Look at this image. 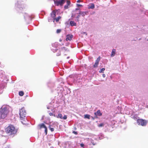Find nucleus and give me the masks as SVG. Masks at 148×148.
<instances>
[{
	"label": "nucleus",
	"mask_w": 148,
	"mask_h": 148,
	"mask_svg": "<svg viewBox=\"0 0 148 148\" xmlns=\"http://www.w3.org/2000/svg\"><path fill=\"white\" fill-rule=\"evenodd\" d=\"M60 52H58L57 53V54H56V55L57 56H60Z\"/></svg>",
	"instance_id": "obj_34"
},
{
	"label": "nucleus",
	"mask_w": 148,
	"mask_h": 148,
	"mask_svg": "<svg viewBox=\"0 0 148 148\" xmlns=\"http://www.w3.org/2000/svg\"><path fill=\"white\" fill-rule=\"evenodd\" d=\"M84 146V144L83 143H81L80 144V146L82 147H83Z\"/></svg>",
	"instance_id": "obj_35"
},
{
	"label": "nucleus",
	"mask_w": 148,
	"mask_h": 148,
	"mask_svg": "<svg viewBox=\"0 0 148 148\" xmlns=\"http://www.w3.org/2000/svg\"><path fill=\"white\" fill-rule=\"evenodd\" d=\"M106 75L105 74H103V77L104 78L105 77Z\"/></svg>",
	"instance_id": "obj_42"
},
{
	"label": "nucleus",
	"mask_w": 148,
	"mask_h": 148,
	"mask_svg": "<svg viewBox=\"0 0 148 148\" xmlns=\"http://www.w3.org/2000/svg\"><path fill=\"white\" fill-rule=\"evenodd\" d=\"M104 138V136L103 134L101 135L99 137V139L101 140L103 139Z\"/></svg>",
	"instance_id": "obj_24"
},
{
	"label": "nucleus",
	"mask_w": 148,
	"mask_h": 148,
	"mask_svg": "<svg viewBox=\"0 0 148 148\" xmlns=\"http://www.w3.org/2000/svg\"><path fill=\"white\" fill-rule=\"evenodd\" d=\"M9 107L6 105H3L0 110V119H4L9 113Z\"/></svg>",
	"instance_id": "obj_1"
},
{
	"label": "nucleus",
	"mask_w": 148,
	"mask_h": 148,
	"mask_svg": "<svg viewBox=\"0 0 148 148\" xmlns=\"http://www.w3.org/2000/svg\"><path fill=\"white\" fill-rule=\"evenodd\" d=\"M56 117L58 118H60L64 120H66L67 119L66 115H64V116L63 117L62 114H59L58 115L56 116Z\"/></svg>",
	"instance_id": "obj_7"
},
{
	"label": "nucleus",
	"mask_w": 148,
	"mask_h": 148,
	"mask_svg": "<svg viewBox=\"0 0 148 148\" xmlns=\"http://www.w3.org/2000/svg\"><path fill=\"white\" fill-rule=\"evenodd\" d=\"M76 5H77V6L78 7H81V6H82V5H80V4H76Z\"/></svg>",
	"instance_id": "obj_33"
},
{
	"label": "nucleus",
	"mask_w": 148,
	"mask_h": 148,
	"mask_svg": "<svg viewBox=\"0 0 148 148\" xmlns=\"http://www.w3.org/2000/svg\"><path fill=\"white\" fill-rule=\"evenodd\" d=\"M95 8V5L94 4L91 3L90 4V5L88 6V8L93 9Z\"/></svg>",
	"instance_id": "obj_14"
},
{
	"label": "nucleus",
	"mask_w": 148,
	"mask_h": 148,
	"mask_svg": "<svg viewBox=\"0 0 148 148\" xmlns=\"http://www.w3.org/2000/svg\"><path fill=\"white\" fill-rule=\"evenodd\" d=\"M61 49H62V50H65V51H68L67 49L66 48H65L64 47H62L61 48Z\"/></svg>",
	"instance_id": "obj_26"
},
{
	"label": "nucleus",
	"mask_w": 148,
	"mask_h": 148,
	"mask_svg": "<svg viewBox=\"0 0 148 148\" xmlns=\"http://www.w3.org/2000/svg\"><path fill=\"white\" fill-rule=\"evenodd\" d=\"M51 19H48V21L51 22Z\"/></svg>",
	"instance_id": "obj_41"
},
{
	"label": "nucleus",
	"mask_w": 148,
	"mask_h": 148,
	"mask_svg": "<svg viewBox=\"0 0 148 148\" xmlns=\"http://www.w3.org/2000/svg\"><path fill=\"white\" fill-rule=\"evenodd\" d=\"M49 114L50 116H52L53 115V113L52 112H50L49 113Z\"/></svg>",
	"instance_id": "obj_38"
},
{
	"label": "nucleus",
	"mask_w": 148,
	"mask_h": 148,
	"mask_svg": "<svg viewBox=\"0 0 148 148\" xmlns=\"http://www.w3.org/2000/svg\"><path fill=\"white\" fill-rule=\"evenodd\" d=\"M71 17L73 18L75 17V14H72V16H71Z\"/></svg>",
	"instance_id": "obj_32"
},
{
	"label": "nucleus",
	"mask_w": 148,
	"mask_h": 148,
	"mask_svg": "<svg viewBox=\"0 0 148 148\" xmlns=\"http://www.w3.org/2000/svg\"><path fill=\"white\" fill-rule=\"evenodd\" d=\"M105 69L104 68H103L100 69L99 71V73H103V71L105 70Z\"/></svg>",
	"instance_id": "obj_21"
},
{
	"label": "nucleus",
	"mask_w": 148,
	"mask_h": 148,
	"mask_svg": "<svg viewBox=\"0 0 148 148\" xmlns=\"http://www.w3.org/2000/svg\"><path fill=\"white\" fill-rule=\"evenodd\" d=\"M68 45H69V44L68 43V44H67L66 45V46H68Z\"/></svg>",
	"instance_id": "obj_46"
},
{
	"label": "nucleus",
	"mask_w": 148,
	"mask_h": 148,
	"mask_svg": "<svg viewBox=\"0 0 148 148\" xmlns=\"http://www.w3.org/2000/svg\"><path fill=\"white\" fill-rule=\"evenodd\" d=\"M66 4L64 6V9H68L70 7V5L71 4V2L70 1L67 0L66 1Z\"/></svg>",
	"instance_id": "obj_10"
},
{
	"label": "nucleus",
	"mask_w": 148,
	"mask_h": 148,
	"mask_svg": "<svg viewBox=\"0 0 148 148\" xmlns=\"http://www.w3.org/2000/svg\"><path fill=\"white\" fill-rule=\"evenodd\" d=\"M51 50L53 52H55L57 51V49L56 48H55L54 49H51Z\"/></svg>",
	"instance_id": "obj_28"
},
{
	"label": "nucleus",
	"mask_w": 148,
	"mask_h": 148,
	"mask_svg": "<svg viewBox=\"0 0 148 148\" xmlns=\"http://www.w3.org/2000/svg\"><path fill=\"white\" fill-rule=\"evenodd\" d=\"M104 125L103 123H101L99 124L98 126L99 127H102Z\"/></svg>",
	"instance_id": "obj_31"
},
{
	"label": "nucleus",
	"mask_w": 148,
	"mask_h": 148,
	"mask_svg": "<svg viewBox=\"0 0 148 148\" xmlns=\"http://www.w3.org/2000/svg\"><path fill=\"white\" fill-rule=\"evenodd\" d=\"M50 130L51 131L53 132L54 131V129L53 128L51 127H49Z\"/></svg>",
	"instance_id": "obj_29"
},
{
	"label": "nucleus",
	"mask_w": 148,
	"mask_h": 148,
	"mask_svg": "<svg viewBox=\"0 0 148 148\" xmlns=\"http://www.w3.org/2000/svg\"><path fill=\"white\" fill-rule=\"evenodd\" d=\"M52 45L53 47H56L57 46V43H56L55 44H52Z\"/></svg>",
	"instance_id": "obj_25"
},
{
	"label": "nucleus",
	"mask_w": 148,
	"mask_h": 148,
	"mask_svg": "<svg viewBox=\"0 0 148 148\" xmlns=\"http://www.w3.org/2000/svg\"><path fill=\"white\" fill-rule=\"evenodd\" d=\"M116 50L115 49H113L112 50L111 54L110 55V56L112 57H114L116 53Z\"/></svg>",
	"instance_id": "obj_12"
},
{
	"label": "nucleus",
	"mask_w": 148,
	"mask_h": 148,
	"mask_svg": "<svg viewBox=\"0 0 148 148\" xmlns=\"http://www.w3.org/2000/svg\"><path fill=\"white\" fill-rule=\"evenodd\" d=\"M76 10H78V8H76Z\"/></svg>",
	"instance_id": "obj_47"
},
{
	"label": "nucleus",
	"mask_w": 148,
	"mask_h": 148,
	"mask_svg": "<svg viewBox=\"0 0 148 148\" xmlns=\"http://www.w3.org/2000/svg\"><path fill=\"white\" fill-rule=\"evenodd\" d=\"M137 115H135L134 116V119H137Z\"/></svg>",
	"instance_id": "obj_37"
},
{
	"label": "nucleus",
	"mask_w": 148,
	"mask_h": 148,
	"mask_svg": "<svg viewBox=\"0 0 148 148\" xmlns=\"http://www.w3.org/2000/svg\"><path fill=\"white\" fill-rule=\"evenodd\" d=\"M50 148H53V147H51Z\"/></svg>",
	"instance_id": "obj_45"
},
{
	"label": "nucleus",
	"mask_w": 148,
	"mask_h": 148,
	"mask_svg": "<svg viewBox=\"0 0 148 148\" xmlns=\"http://www.w3.org/2000/svg\"><path fill=\"white\" fill-rule=\"evenodd\" d=\"M70 24L71 26H76V24L74 22V21H71L70 22Z\"/></svg>",
	"instance_id": "obj_15"
},
{
	"label": "nucleus",
	"mask_w": 148,
	"mask_h": 148,
	"mask_svg": "<svg viewBox=\"0 0 148 148\" xmlns=\"http://www.w3.org/2000/svg\"><path fill=\"white\" fill-rule=\"evenodd\" d=\"M81 2V1L80 0H78L77 1V3H79Z\"/></svg>",
	"instance_id": "obj_39"
},
{
	"label": "nucleus",
	"mask_w": 148,
	"mask_h": 148,
	"mask_svg": "<svg viewBox=\"0 0 148 148\" xmlns=\"http://www.w3.org/2000/svg\"><path fill=\"white\" fill-rule=\"evenodd\" d=\"M38 126L40 127V129L42 128H45L46 127L44 123H42L41 124L39 125Z\"/></svg>",
	"instance_id": "obj_16"
},
{
	"label": "nucleus",
	"mask_w": 148,
	"mask_h": 148,
	"mask_svg": "<svg viewBox=\"0 0 148 148\" xmlns=\"http://www.w3.org/2000/svg\"><path fill=\"white\" fill-rule=\"evenodd\" d=\"M80 16V14L79 15H78L76 17V19L75 20V21H79V17Z\"/></svg>",
	"instance_id": "obj_23"
},
{
	"label": "nucleus",
	"mask_w": 148,
	"mask_h": 148,
	"mask_svg": "<svg viewBox=\"0 0 148 148\" xmlns=\"http://www.w3.org/2000/svg\"><path fill=\"white\" fill-rule=\"evenodd\" d=\"M47 108L48 109H50V107L49 106H47Z\"/></svg>",
	"instance_id": "obj_40"
},
{
	"label": "nucleus",
	"mask_w": 148,
	"mask_h": 148,
	"mask_svg": "<svg viewBox=\"0 0 148 148\" xmlns=\"http://www.w3.org/2000/svg\"><path fill=\"white\" fill-rule=\"evenodd\" d=\"M73 36L72 34H68L66 36V41H71L72 40Z\"/></svg>",
	"instance_id": "obj_9"
},
{
	"label": "nucleus",
	"mask_w": 148,
	"mask_h": 148,
	"mask_svg": "<svg viewBox=\"0 0 148 148\" xmlns=\"http://www.w3.org/2000/svg\"><path fill=\"white\" fill-rule=\"evenodd\" d=\"M95 115L96 116H101L102 115V113L101 112V111L99 110H98L96 112L94 113Z\"/></svg>",
	"instance_id": "obj_11"
},
{
	"label": "nucleus",
	"mask_w": 148,
	"mask_h": 148,
	"mask_svg": "<svg viewBox=\"0 0 148 148\" xmlns=\"http://www.w3.org/2000/svg\"><path fill=\"white\" fill-rule=\"evenodd\" d=\"M26 113L24 107L22 108L19 110V115L20 118L21 120H25L26 119Z\"/></svg>",
	"instance_id": "obj_3"
},
{
	"label": "nucleus",
	"mask_w": 148,
	"mask_h": 148,
	"mask_svg": "<svg viewBox=\"0 0 148 148\" xmlns=\"http://www.w3.org/2000/svg\"><path fill=\"white\" fill-rule=\"evenodd\" d=\"M90 115H89V114H86L84 115V118H87L88 119H90Z\"/></svg>",
	"instance_id": "obj_19"
},
{
	"label": "nucleus",
	"mask_w": 148,
	"mask_h": 148,
	"mask_svg": "<svg viewBox=\"0 0 148 148\" xmlns=\"http://www.w3.org/2000/svg\"><path fill=\"white\" fill-rule=\"evenodd\" d=\"M100 58L99 56L98 58L95 60V63L93 65V67L94 68H96L97 67L98 65L99 64V62L100 60Z\"/></svg>",
	"instance_id": "obj_8"
},
{
	"label": "nucleus",
	"mask_w": 148,
	"mask_h": 148,
	"mask_svg": "<svg viewBox=\"0 0 148 148\" xmlns=\"http://www.w3.org/2000/svg\"><path fill=\"white\" fill-rule=\"evenodd\" d=\"M60 13L59 10H55L53 11L51 13L50 15L51 17L53 19H55L57 15H59Z\"/></svg>",
	"instance_id": "obj_4"
},
{
	"label": "nucleus",
	"mask_w": 148,
	"mask_h": 148,
	"mask_svg": "<svg viewBox=\"0 0 148 148\" xmlns=\"http://www.w3.org/2000/svg\"><path fill=\"white\" fill-rule=\"evenodd\" d=\"M45 133L46 135H47V127H46V128H45Z\"/></svg>",
	"instance_id": "obj_27"
},
{
	"label": "nucleus",
	"mask_w": 148,
	"mask_h": 148,
	"mask_svg": "<svg viewBox=\"0 0 148 148\" xmlns=\"http://www.w3.org/2000/svg\"><path fill=\"white\" fill-rule=\"evenodd\" d=\"M24 92L22 91H20L19 92V95L21 96H23L24 95Z\"/></svg>",
	"instance_id": "obj_20"
},
{
	"label": "nucleus",
	"mask_w": 148,
	"mask_h": 148,
	"mask_svg": "<svg viewBox=\"0 0 148 148\" xmlns=\"http://www.w3.org/2000/svg\"><path fill=\"white\" fill-rule=\"evenodd\" d=\"M16 6H17V7L19 8L20 10H21L22 9H23V8L22 7H20V5H18L17 4H16L15 5Z\"/></svg>",
	"instance_id": "obj_22"
},
{
	"label": "nucleus",
	"mask_w": 148,
	"mask_h": 148,
	"mask_svg": "<svg viewBox=\"0 0 148 148\" xmlns=\"http://www.w3.org/2000/svg\"><path fill=\"white\" fill-rule=\"evenodd\" d=\"M69 57H68L67 58V59H69Z\"/></svg>",
	"instance_id": "obj_43"
},
{
	"label": "nucleus",
	"mask_w": 148,
	"mask_h": 148,
	"mask_svg": "<svg viewBox=\"0 0 148 148\" xmlns=\"http://www.w3.org/2000/svg\"><path fill=\"white\" fill-rule=\"evenodd\" d=\"M94 139L96 140L97 139V138H95V137L94 138Z\"/></svg>",
	"instance_id": "obj_44"
},
{
	"label": "nucleus",
	"mask_w": 148,
	"mask_h": 148,
	"mask_svg": "<svg viewBox=\"0 0 148 148\" xmlns=\"http://www.w3.org/2000/svg\"><path fill=\"white\" fill-rule=\"evenodd\" d=\"M24 17L26 19L28 18L29 20H31L32 19L30 16H28L26 13H25L24 15Z\"/></svg>",
	"instance_id": "obj_13"
},
{
	"label": "nucleus",
	"mask_w": 148,
	"mask_h": 148,
	"mask_svg": "<svg viewBox=\"0 0 148 148\" xmlns=\"http://www.w3.org/2000/svg\"><path fill=\"white\" fill-rule=\"evenodd\" d=\"M73 133L75 134H77V132H76L73 131Z\"/></svg>",
	"instance_id": "obj_36"
},
{
	"label": "nucleus",
	"mask_w": 148,
	"mask_h": 148,
	"mask_svg": "<svg viewBox=\"0 0 148 148\" xmlns=\"http://www.w3.org/2000/svg\"><path fill=\"white\" fill-rule=\"evenodd\" d=\"M137 122L138 125H140L142 126H145L147 123V121L146 120L143 119H138Z\"/></svg>",
	"instance_id": "obj_5"
},
{
	"label": "nucleus",
	"mask_w": 148,
	"mask_h": 148,
	"mask_svg": "<svg viewBox=\"0 0 148 148\" xmlns=\"http://www.w3.org/2000/svg\"><path fill=\"white\" fill-rule=\"evenodd\" d=\"M54 2L57 6L59 5H62L65 1V0H59V1H55L54 0Z\"/></svg>",
	"instance_id": "obj_6"
},
{
	"label": "nucleus",
	"mask_w": 148,
	"mask_h": 148,
	"mask_svg": "<svg viewBox=\"0 0 148 148\" xmlns=\"http://www.w3.org/2000/svg\"><path fill=\"white\" fill-rule=\"evenodd\" d=\"M1 93L0 92V94H1Z\"/></svg>",
	"instance_id": "obj_48"
},
{
	"label": "nucleus",
	"mask_w": 148,
	"mask_h": 148,
	"mask_svg": "<svg viewBox=\"0 0 148 148\" xmlns=\"http://www.w3.org/2000/svg\"><path fill=\"white\" fill-rule=\"evenodd\" d=\"M5 131L9 135H11L12 136H14L16 132V131L14 127L11 125H9L6 129Z\"/></svg>",
	"instance_id": "obj_2"
},
{
	"label": "nucleus",
	"mask_w": 148,
	"mask_h": 148,
	"mask_svg": "<svg viewBox=\"0 0 148 148\" xmlns=\"http://www.w3.org/2000/svg\"><path fill=\"white\" fill-rule=\"evenodd\" d=\"M61 18V16H58L56 18V17L55 18V19H53L54 20H55L56 22H58L59 21V19L60 18Z\"/></svg>",
	"instance_id": "obj_18"
},
{
	"label": "nucleus",
	"mask_w": 148,
	"mask_h": 148,
	"mask_svg": "<svg viewBox=\"0 0 148 148\" xmlns=\"http://www.w3.org/2000/svg\"><path fill=\"white\" fill-rule=\"evenodd\" d=\"M86 14V12H81L80 11L79 12V14L80 15H81L82 16H84Z\"/></svg>",
	"instance_id": "obj_17"
},
{
	"label": "nucleus",
	"mask_w": 148,
	"mask_h": 148,
	"mask_svg": "<svg viewBox=\"0 0 148 148\" xmlns=\"http://www.w3.org/2000/svg\"><path fill=\"white\" fill-rule=\"evenodd\" d=\"M61 31V29H58L57 30L56 32L57 33H60Z\"/></svg>",
	"instance_id": "obj_30"
}]
</instances>
